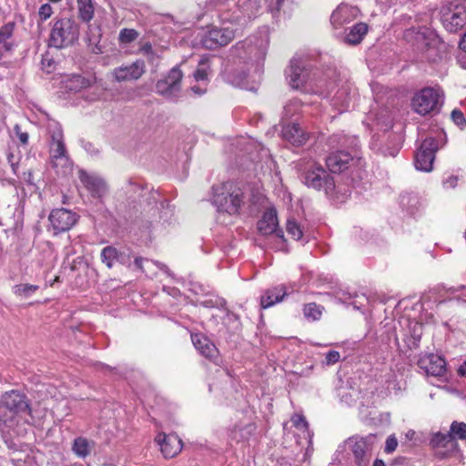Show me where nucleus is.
<instances>
[{"label":"nucleus","instance_id":"0e129e2a","mask_svg":"<svg viewBox=\"0 0 466 466\" xmlns=\"http://www.w3.org/2000/svg\"><path fill=\"white\" fill-rule=\"evenodd\" d=\"M443 184L446 187H454L457 184V177L451 176L443 182Z\"/></svg>","mask_w":466,"mask_h":466},{"label":"nucleus","instance_id":"c756f323","mask_svg":"<svg viewBox=\"0 0 466 466\" xmlns=\"http://www.w3.org/2000/svg\"><path fill=\"white\" fill-rule=\"evenodd\" d=\"M282 137L294 146H300L307 140V134L298 124H288L282 127Z\"/></svg>","mask_w":466,"mask_h":466},{"label":"nucleus","instance_id":"f257e3e1","mask_svg":"<svg viewBox=\"0 0 466 466\" xmlns=\"http://www.w3.org/2000/svg\"><path fill=\"white\" fill-rule=\"evenodd\" d=\"M269 27L262 26L255 34L237 42L229 48L225 80L235 86L247 88L251 74L261 73L269 46Z\"/></svg>","mask_w":466,"mask_h":466},{"label":"nucleus","instance_id":"774afa93","mask_svg":"<svg viewBox=\"0 0 466 466\" xmlns=\"http://www.w3.org/2000/svg\"><path fill=\"white\" fill-rule=\"evenodd\" d=\"M460 48L461 51L466 52V31L460 42Z\"/></svg>","mask_w":466,"mask_h":466},{"label":"nucleus","instance_id":"37998d69","mask_svg":"<svg viewBox=\"0 0 466 466\" xmlns=\"http://www.w3.org/2000/svg\"><path fill=\"white\" fill-rule=\"evenodd\" d=\"M38 289V286L32 284H19L13 287V292L21 298H29Z\"/></svg>","mask_w":466,"mask_h":466},{"label":"nucleus","instance_id":"69168bd1","mask_svg":"<svg viewBox=\"0 0 466 466\" xmlns=\"http://www.w3.org/2000/svg\"><path fill=\"white\" fill-rule=\"evenodd\" d=\"M164 291H166L167 294L177 297V295H180V291L176 288H166L164 287Z\"/></svg>","mask_w":466,"mask_h":466},{"label":"nucleus","instance_id":"49530a36","mask_svg":"<svg viewBox=\"0 0 466 466\" xmlns=\"http://www.w3.org/2000/svg\"><path fill=\"white\" fill-rule=\"evenodd\" d=\"M286 230L288 234L295 240H299L302 238V229L294 218H289L287 220Z\"/></svg>","mask_w":466,"mask_h":466},{"label":"nucleus","instance_id":"7c9ffc66","mask_svg":"<svg viewBox=\"0 0 466 466\" xmlns=\"http://www.w3.org/2000/svg\"><path fill=\"white\" fill-rule=\"evenodd\" d=\"M431 445L435 449L445 448L448 451H452L457 447V442L453 440L449 431H437L431 435Z\"/></svg>","mask_w":466,"mask_h":466},{"label":"nucleus","instance_id":"b1692460","mask_svg":"<svg viewBox=\"0 0 466 466\" xmlns=\"http://www.w3.org/2000/svg\"><path fill=\"white\" fill-rule=\"evenodd\" d=\"M420 369L423 370L427 375L441 377L446 371V362L444 359L435 354H427L420 358L418 361Z\"/></svg>","mask_w":466,"mask_h":466},{"label":"nucleus","instance_id":"8fccbe9b","mask_svg":"<svg viewBox=\"0 0 466 466\" xmlns=\"http://www.w3.org/2000/svg\"><path fill=\"white\" fill-rule=\"evenodd\" d=\"M418 203L416 196L405 194L400 197V205L403 208H406L409 212H413V208Z\"/></svg>","mask_w":466,"mask_h":466},{"label":"nucleus","instance_id":"4d7b16f0","mask_svg":"<svg viewBox=\"0 0 466 466\" xmlns=\"http://www.w3.org/2000/svg\"><path fill=\"white\" fill-rule=\"evenodd\" d=\"M188 289L196 295L203 294L206 290L202 284L194 281L188 283Z\"/></svg>","mask_w":466,"mask_h":466},{"label":"nucleus","instance_id":"a19ab883","mask_svg":"<svg viewBox=\"0 0 466 466\" xmlns=\"http://www.w3.org/2000/svg\"><path fill=\"white\" fill-rule=\"evenodd\" d=\"M302 103L298 98L290 99L283 109V118H291L296 116L301 109Z\"/></svg>","mask_w":466,"mask_h":466},{"label":"nucleus","instance_id":"ea45409f","mask_svg":"<svg viewBox=\"0 0 466 466\" xmlns=\"http://www.w3.org/2000/svg\"><path fill=\"white\" fill-rule=\"evenodd\" d=\"M352 299V301L350 304L353 306L356 309H365L370 303V299L369 296H367L364 293L361 294H354V296H351L350 293L348 294V297L344 299Z\"/></svg>","mask_w":466,"mask_h":466},{"label":"nucleus","instance_id":"bb28decb","mask_svg":"<svg viewBox=\"0 0 466 466\" xmlns=\"http://www.w3.org/2000/svg\"><path fill=\"white\" fill-rule=\"evenodd\" d=\"M191 339L194 347L202 356L211 360L218 357V350L208 337L203 334H192Z\"/></svg>","mask_w":466,"mask_h":466},{"label":"nucleus","instance_id":"6ab92c4d","mask_svg":"<svg viewBox=\"0 0 466 466\" xmlns=\"http://www.w3.org/2000/svg\"><path fill=\"white\" fill-rule=\"evenodd\" d=\"M436 151V140L433 137H426L415 155L414 166L416 169L424 172L431 171Z\"/></svg>","mask_w":466,"mask_h":466},{"label":"nucleus","instance_id":"9b49d317","mask_svg":"<svg viewBox=\"0 0 466 466\" xmlns=\"http://www.w3.org/2000/svg\"><path fill=\"white\" fill-rule=\"evenodd\" d=\"M440 15L443 27L450 33H456L466 25V5L458 0L443 4Z\"/></svg>","mask_w":466,"mask_h":466},{"label":"nucleus","instance_id":"a878e982","mask_svg":"<svg viewBox=\"0 0 466 466\" xmlns=\"http://www.w3.org/2000/svg\"><path fill=\"white\" fill-rule=\"evenodd\" d=\"M359 9L349 5H340L332 13L330 22L335 27L350 23L359 15Z\"/></svg>","mask_w":466,"mask_h":466},{"label":"nucleus","instance_id":"f704fd0d","mask_svg":"<svg viewBox=\"0 0 466 466\" xmlns=\"http://www.w3.org/2000/svg\"><path fill=\"white\" fill-rule=\"evenodd\" d=\"M15 30V23L9 22L0 27V46L6 51H10L14 45L11 41Z\"/></svg>","mask_w":466,"mask_h":466},{"label":"nucleus","instance_id":"423d86ee","mask_svg":"<svg viewBox=\"0 0 466 466\" xmlns=\"http://www.w3.org/2000/svg\"><path fill=\"white\" fill-rule=\"evenodd\" d=\"M406 41L411 43L419 50L426 52V57L431 62L441 58L446 51L445 44L440 39L436 32L429 27H411L404 32Z\"/></svg>","mask_w":466,"mask_h":466},{"label":"nucleus","instance_id":"c03bdc74","mask_svg":"<svg viewBox=\"0 0 466 466\" xmlns=\"http://www.w3.org/2000/svg\"><path fill=\"white\" fill-rule=\"evenodd\" d=\"M448 303L466 304V286L451 289V298L449 299Z\"/></svg>","mask_w":466,"mask_h":466},{"label":"nucleus","instance_id":"0eeeda50","mask_svg":"<svg viewBox=\"0 0 466 466\" xmlns=\"http://www.w3.org/2000/svg\"><path fill=\"white\" fill-rule=\"evenodd\" d=\"M49 155L51 165L56 172L66 173L71 169L72 162L67 154L61 126L56 122L48 124Z\"/></svg>","mask_w":466,"mask_h":466},{"label":"nucleus","instance_id":"6e6552de","mask_svg":"<svg viewBox=\"0 0 466 466\" xmlns=\"http://www.w3.org/2000/svg\"><path fill=\"white\" fill-rule=\"evenodd\" d=\"M258 232L266 238V245L276 250L286 248L283 231L279 228L277 211L268 209L258 222Z\"/></svg>","mask_w":466,"mask_h":466},{"label":"nucleus","instance_id":"f8f14e48","mask_svg":"<svg viewBox=\"0 0 466 466\" xmlns=\"http://www.w3.org/2000/svg\"><path fill=\"white\" fill-rule=\"evenodd\" d=\"M301 180L308 187L318 191L323 190L325 195H330L335 189L333 177L315 162H312L301 174Z\"/></svg>","mask_w":466,"mask_h":466},{"label":"nucleus","instance_id":"58836bf2","mask_svg":"<svg viewBox=\"0 0 466 466\" xmlns=\"http://www.w3.org/2000/svg\"><path fill=\"white\" fill-rule=\"evenodd\" d=\"M323 307L316 303H308L304 306L303 314L308 320L315 321L321 318Z\"/></svg>","mask_w":466,"mask_h":466},{"label":"nucleus","instance_id":"412c9836","mask_svg":"<svg viewBox=\"0 0 466 466\" xmlns=\"http://www.w3.org/2000/svg\"><path fill=\"white\" fill-rule=\"evenodd\" d=\"M116 261L119 263L127 266L128 268H131L132 269H137L146 272L147 269H149V267L151 265L156 266L160 270L164 271L167 275L171 276V273L169 272V269L167 265L159 262V261H153L148 260L147 258H141V257H136L133 260L129 254L124 252V251H118L117 253V258Z\"/></svg>","mask_w":466,"mask_h":466},{"label":"nucleus","instance_id":"4c0bfd02","mask_svg":"<svg viewBox=\"0 0 466 466\" xmlns=\"http://www.w3.org/2000/svg\"><path fill=\"white\" fill-rule=\"evenodd\" d=\"M350 193L351 192L348 187L340 184H335V189L332 190V193L326 196L336 203H343L349 198Z\"/></svg>","mask_w":466,"mask_h":466},{"label":"nucleus","instance_id":"603ef678","mask_svg":"<svg viewBox=\"0 0 466 466\" xmlns=\"http://www.w3.org/2000/svg\"><path fill=\"white\" fill-rule=\"evenodd\" d=\"M398 447V440L394 435H390L385 441L384 451L388 454L392 453Z\"/></svg>","mask_w":466,"mask_h":466},{"label":"nucleus","instance_id":"79ce46f5","mask_svg":"<svg viewBox=\"0 0 466 466\" xmlns=\"http://www.w3.org/2000/svg\"><path fill=\"white\" fill-rule=\"evenodd\" d=\"M118 250L116 248L107 246L101 251V259L107 268H112L114 262L116 261Z\"/></svg>","mask_w":466,"mask_h":466},{"label":"nucleus","instance_id":"864d4df0","mask_svg":"<svg viewBox=\"0 0 466 466\" xmlns=\"http://www.w3.org/2000/svg\"><path fill=\"white\" fill-rule=\"evenodd\" d=\"M53 14L52 6L49 4H44L40 6L38 15L41 20L48 19Z\"/></svg>","mask_w":466,"mask_h":466},{"label":"nucleus","instance_id":"1a4fd4ad","mask_svg":"<svg viewBox=\"0 0 466 466\" xmlns=\"http://www.w3.org/2000/svg\"><path fill=\"white\" fill-rule=\"evenodd\" d=\"M79 35L78 25L69 18L56 20L51 29L48 46L57 49L73 45Z\"/></svg>","mask_w":466,"mask_h":466},{"label":"nucleus","instance_id":"e2e57ef3","mask_svg":"<svg viewBox=\"0 0 466 466\" xmlns=\"http://www.w3.org/2000/svg\"><path fill=\"white\" fill-rule=\"evenodd\" d=\"M294 435H295V438H296V441H297V443L299 446H304V443L307 444L305 442V440H304V437H303V434H302V431H296L295 430Z\"/></svg>","mask_w":466,"mask_h":466},{"label":"nucleus","instance_id":"bf43d9fd","mask_svg":"<svg viewBox=\"0 0 466 466\" xmlns=\"http://www.w3.org/2000/svg\"><path fill=\"white\" fill-rule=\"evenodd\" d=\"M201 305H203L204 307H207V308H209V307H224L226 305V300L223 299H218L216 300L215 303H213V301L211 299H208V300H205L203 302H201Z\"/></svg>","mask_w":466,"mask_h":466},{"label":"nucleus","instance_id":"a211bd4d","mask_svg":"<svg viewBox=\"0 0 466 466\" xmlns=\"http://www.w3.org/2000/svg\"><path fill=\"white\" fill-rule=\"evenodd\" d=\"M237 35L230 26L212 27L202 37L201 44L206 49L214 50L227 46Z\"/></svg>","mask_w":466,"mask_h":466},{"label":"nucleus","instance_id":"338daca9","mask_svg":"<svg viewBox=\"0 0 466 466\" xmlns=\"http://www.w3.org/2000/svg\"><path fill=\"white\" fill-rule=\"evenodd\" d=\"M458 373L462 377H466V360L458 369Z\"/></svg>","mask_w":466,"mask_h":466},{"label":"nucleus","instance_id":"6e6d98bb","mask_svg":"<svg viewBox=\"0 0 466 466\" xmlns=\"http://www.w3.org/2000/svg\"><path fill=\"white\" fill-rule=\"evenodd\" d=\"M14 131H15L16 137H18L19 141L21 142V144L27 145L28 139H29L28 133L22 131L19 125L15 126Z\"/></svg>","mask_w":466,"mask_h":466},{"label":"nucleus","instance_id":"3c124183","mask_svg":"<svg viewBox=\"0 0 466 466\" xmlns=\"http://www.w3.org/2000/svg\"><path fill=\"white\" fill-rule=\"evenodd\" d=\"M451 119L456 126H458L461 129H463L466 127V118L464 117L463 113L460 109H453L451 114Z\"/></svg>","mask_w":466,"mask_h":466},{"label":"nucleus","instance_id":"ddd939ff","mask_svg":"<svg viewBox=\"0 0 466 466\" xmlns=\"http://www.w3.org/2000/svg\"><path fill=\"white\" fill-rule=\"evenodd\" d=\"M344 139L350 140L354 155L344 150L331 152L326 158V165L329 170L332 173H340L349 168L351 165H354L356 162L360 161V158L358 157L357 155V148L359 146L358 138L353 137L348 138L345 137Z\"/></svg>","mask_w":466,"mask_h":466},{"label":"nucleus","instance_id":"052dcab7","mask_svg":"<svg viewBox=\"0 0 466 466\" xmlns=\"http://www.w3.org/2000/svg\"><path fill=\"white\" fill-rule=\"evenodd\" d=\"M207 86H203L202 83H198V85H194L190 87V90L198 95V96H201L203 94H205L207 92Z\"/></svg>","mask_w":466,"mask_h":466},{"label":"nucleus","instance_id":"2eb2a0df","mask_svg":"<svg viewBox=\"0 0 466 466\" xmlns=\"http://www.w3.org/2000/svg\"><path fill=\"white\" fill-rule=\"evenodd\" d=\"M441 96L439 88L426 87L413 96L411 106L416 113L425 116L438 109Z\"/></svg>","mask_w":466,"mask_h":466},{"label":"nucleus","instance_id":"9d476101","mask_svg":"<svg viewBox=\"0 0 466 466\" xmlns=\"http://www.w3.org/2000/svg\"><path fill=\"white\" fill-rule=\"evenodd\" d=\"M336 72L330 70L323 77V89L329 92V96H320L323 98L329 99L330 105L339 113L347 110L350 104V89L347 85H341L338 88Z\"/></svg>","mask_w":466,"mask_h":466},{"label":"nucleus","instance_id":"39448f33","mask_svg":"<svg viewBox=\"0 0 466 466\" xmlns=\"http://www.w3.org/2000/svg\"><path fill=\"white\" fill-rule=\"evenodd\" d=\"M308 67L307 61L302 57H293L290 60L287 77L290 86L294 89H301L304 92H312L319 96H329V92L324 90L323 77L314 80Z\"/></svg>","mask_w":466,"mask_h":466},{"label":"nucleus","instance_id":"72a5a7b5","mask_svg":"<svg viewBox=\"0 0 466 466\" xmlns=\"http://www.w3.org/2000/svg\"><path fill=\"white\" fill-rule=\"evenodd\" d=\"M64 86L70 92H79L90 86V80L80 75H73L65 80Z\"/></svg>","mask_w":466,"mask_h":466},{"label":"nucleus","instance_id":"20e7f679","mask_svg":"<svg viewBox=\"0 0 466 466\" xmlns=\"http://www.w3.org/2000/svg\"><path fill=\"white\" fill-rule=\"evenodd\" d=\"M260 8L261 0H239L233 8L220 10L218 18L222 25L230 26L238 35L258 15Z\"/></svg>","mask_w":466,"mask_h":466},{"label":"nucleus","instance_id":"5701e85b","mask_svg":"<svg viewBox=\"0 0 466 466\" xmlns=\"http://www.w3.org/2000/svg\"><path fill=\"white\" fill-rule=\"evenodd\" d=\"M155 441L160 447L163 456L167 459L173 458L182 450V441L176 434L158 433Z\"/></svg>","mask_w":466,"mask_h":466},{"label":"nucleus","instance_id":"393cba45","mask_svg":"<svg viewBox=\"0 0 466 466\" xmlns=\"http://www.w3.org/2000/svg\"><path fill=\"white\" fill-rule=\"evenodd\" d=\"M289 422L296 431H302L305 442L307 443L304 460H307L313 452V432L309 429V423L301 414H294Z\"/></svg>","mask_w":466,"mask_h":466},{"label":"nucleus","instance_id":"de8ad7c7","mask_svg":"<svg viewBox=\"0 0 466 466\" xmlns=\"http://www.w3.org/2000/svg\"><path fill=\"white\" fill-rule=\"evenodd\" d=\"M339 394L340 396V400L349 406L352 405L359 396L358 390L354 389L340 390Z\"/></svg>","mask_w":466,"mask_h":466},{"label":"nucleus","instance_id":"473e14b6","mask_svg":"<svg viewBox=\"0 0 466 466\" xmlns=\"http://www.w3.org/2000/svg\"><path fill=\"white\" fill-rule=\"evenodd\" d=\"M209 57L203 56L198 62V68L193 73L194 80L197 83H202L203 86H208L209 83Z\"/></svg>","mask_w":466,"mask_h":466},{"label":"nucleus","instance_id":"c9c22d12","mask_svg":"<svg viewBox=\"0 0 466 466\" xmlns=\"http://www.w3.org/2000/svg\"><path fill=\"white\" fill-rule=\"evenodd\" d=\"M92 447L93 443L88 441L86 438L78 437L74 441L72 450L76 456L86 458L90 454Z\"/></svg>","mask_w":466,"mask_h":466},{"label":"nucleus","instance_id":"13d9d810","mask_svg":"<svg viewBox=\"0 0 466 466\" xmlns=\"http://www.w3.org/2000/svg\"><path fill=\"white\" fill-rule=\"evenodd\" d=\"M42 68L47 74L51 73L54 70V68H55L54 61L52 59H50V58L44 57L42 59Z\"/></svg>","mask_w":466,"mask_h":466},{"label":"nucleus","instance_id":"680f3d73","mask_svg":"<svg viewBox=\"0 0 466 466\" xmlns=\"http://www.w3.org/2000/svg\"><path fill=\"white\" fill-rule=\"evenodd\" d=\"M27 460H30L29 456H25V458H12L11 462L14 466H25Z\"/></svg>","mask_w":466,"mask_h":466},{"label":"nucleus","instance_id":"a18cd8bd","mask_svg":"<svg viewBox=\"0 0 466 466\" xmlns=\"http://www.w3.org/2000/svg\"><path fill=\"white\" fill-rule=\"evenodd\" d=\"M449 432L454 441H456V439L466 440V423L453 421L451 424Z\"/></svg>","mask_w":466,"mask_h":466},{"label":"nucleus","instance_id":"dca6fc26","mask_svg":"<svg viewBox=\"0 0 466 466\" xmlns=\"http://www.w3.org/2000/svg\"><path fill=\"white\" fill-rule=\"evenodd\" d=\"M182 77L183 73L179 66L172 67L164 78L157 82V93L168 100H177L181 93Z\"/></svg>","mask_w":466,"mask_h":466},{"label":"nucleus","instance_id":"f03ea898","mask_svg":"<svg viewBox=\"0 0 466 466\" xmlns=\"http://www.w3.org/2000/svg\"><path fill=\"white\" fill-rule=\"evenodd\" d=\"M32 421V409L25 394L14 390L2 394L0 433L3 438L25 435Z\"/></svg>","mask_w":466,"mask_h":466},{"label":"nucleus","instance_id":"4be33fe9","mask_svg":"<svg viewBox=\"0 0 466 466\" xmlns=\"http://www.w3.org/2000/svg\"><path fill=\"white\" fill-rule=\"evenodd\" d=\"M145 71V62L141 59H137L131 64L123 65L115 68L113 76L117 82L134 81L139 79Z\"/></svg>","mask_w":466,"mask_h":466},{"label":"nucleus","instance_id":"09e8293b","mask_svg":"<svg viewBox=\"0 0 466 466\" xmlns=\"http://www.w3.org/2000/svg\"><path fill=\"white\" fill-rule=\"evenodd\" d=\"M138 36V33L135 29L124 28L119 33V42L122 44H129L135 41Z\"/></svg>","mask_w":466,"mask_h":466},{"label":"nucleus","instance_id":"7ed1b4c3","mask_svg":"<svg viewBox=\"0 0 466 466\" xmlns=\"http://www.w3.org/2000/svg\"><path fill=\"white\" fill-rule=\"evenodd\" d=\"M259 198V196L249 198L247 190L231 181L212 187L211 202L218 212L235 215L247 204H257Z\"/></svg>","mask_w":466,"mask_h":466},{"label":"nucleus","instance_id":"f3484780","mask_svg":"<svg viewBox=\"0 0 466 466\" xmlns=\"http://www.w3.org/2000/svg\"><path fill=\"white\" fill-rule=\"evenodd\" d=\"M79 216L67 208H55L49 216L48 220L54 234H59L71 229L78 221Z\"/></svg>","mask_w":466,"mask_h":466},{"label":"nucleus","instance_id":"5fc2aeb1","mask_svg":"<svg viewBox=\"0 0 466 466\" xmlns=\"http://www.w3.org/2000/svg\"><path fill=\"white\" fill-rule=\"evenodd\" d=\"M340 359V354L336 350H329L325 356V364L333 365L337 363Z\"/></svg>","mask_w":466,"mask_h":466},{"label":"nucleus","instance_id":"e433bc0d","mask_svg":"<svg viewBox=\"0 0 466 466\" xmlns=\"http://www.w3.org/2000/svg\"><path fill=\"white\" fill-rule=\"evenodd\" d=\"M79 18L84 22H89L94 16V6L91 0H77Z\"/></svg>","mask_w":466,"mask_h":466},{"label":"nucleus","instance_id":"aec40b11","mask_svg":"<svg viewBox=\"0 0 466 466\" xmlns=\"http://www.w3.org/2000/svg\"><path fill=\"white\" fill-rule=\"evenodd\" d=\"M78 178L93 198H102L107 193L106 183L97 174L80 169Z\"/></svg>","mask_w":466,"mask_h":466},{"label":"nucleus","instance_id":"c85d7f7f","mask_svg":"<svg viewBox=\"0 0 466 466\" xmlns=\"http://www.w3.org/2000/svg\"><path fill=\"white\" fill-rule=\"evenodd\" d=\"M287 295L286 288L282 285L268 289L261 295L260 306L262 309H268L281 302Z\"/></svg>","mask_w":466,"mask_h":466},{"label":"nucleus","instance_id":"4468645a","mask_svg":"<svg viewBox=\"0 0 466 466\" xmlns=\"http://www.w3.org/2000/svg\"><path fill=\"white\" fill-rule=\"evenodd\" d=\"M373 438L372 436L366 438H349L342 445L339 446L337 453H339L341 451L349 450L352 452L355 463L358 466H368L370 459L371 441Z\"/></svg>","mask_w":466,"mask_h":466},{"label":"nucleus","instance_id":"2f4dec72","mask_svg":"<svg viewBox=\"0 0 466 466\" xmlns=\"http://www.w3.org/2000/svg\"><path fill=\"white\" fill-rule=\"evenodd\" d=\"M369 26L365 23H357L346 33L344 41L349 45L360 44L367 34Z\"/></svg>","mask_w":466,"mask_h":466},{"label":"nucleus","instance_id":"cd10ccee","mask_svg":"<svg viewBox=\"0 0 466 466\" xmlns=\"http://www.w3.org/2000/svg\"><path fill=\"white\" fill-rule=\"evenodd\" d=\"M255 431V424L241 421L229 429L228 440L237 443L247 441L254 434Z\"/></svg>","mask_w":466,"mask_h":466}]
</instances>
